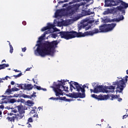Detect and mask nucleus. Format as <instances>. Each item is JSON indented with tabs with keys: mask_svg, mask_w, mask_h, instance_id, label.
<instances>
[{
	"mask_svg": "<svg viewBox=\"0 0 128 128\" xmlns=\"http://www.w3.org/2000/svg\"><path fill=\"white\" fill-rule=\"evenodd\" d=\"M70 98H86V94L84 93H81V92H74L71 93L70 96Z\"/></svg>",
	"mask_w": 128,
	"mask_h": 128,
	"instance_id": "nucleus-10",
	"label": "nucleus"
},
{
	"mask_svg": "<svg viewBox=\"0 0 128 128\" xmlns=\"http://www.w3.org/2000/svg\"><path fill=\"white\" fill-rule=\"evenodd\" d=\"M94 22L92 20H90V19H85L83 20L82 26L84 28H86L88 26V24H92Z\"/></svg>",
	"mask_w": 128,
	"mask_h": 128,
	"instance_id": "nucleus-14",
	"label": "nucleus"
},
{
	"mask_svg": "<svg viewBox=\"0 0 128 128\" xmlns=\"http://www.w3.org/2000/svg\"><path fill=\"white\" fill-rule=\"evenodd\" d=\"M92 98H95L96 100H108L110 98V96L108 95H102L100 94L98 96L95 94H93L92 95Z\"/></svg>",
	"mask_w": 128,
	"mask_h": 128,
	"instance_id": "nucleus-9",
	"label": "nucleus"
},
{
	"mask_svg": "<svg viewBox=\"0 0 128 128\" xmlns=\"http://www.w3.org/2000/svg\"><path fill=\"white\" fill-rule=\"evenodd\" d=\"M6 62V60H2V62Z\"/></svg>",
	"mask_w": 128,
	"mask_h": 128,
	"instance_id": "nucleus-62",
	"label": "nucleus"
},
{
	"mask_svg": "<svg viewBox=\"0 0 128 128\" xmlns=\"http://www.w3.org/2000/svg\"><path fill=\"white\" fill-rule=\"evenodd\" d=\"M50 100H54V97L50 98Z\"/></svg>",
	"mask_w": 128,
	"mask_h": 128,
	"instance_id": "nucleus-56",
	"label": "nucleus"
},
{
	"mask_svg": "<svg viewBox=\"0 0 128 128\" xmlns=\"http://www.w3.org/2000/svg\"><path fill=\"white\" fill-rule=\"evenodd\" d=\"M30 114H36V110H32L30 111Z\"/></svg>",
	"mask_w": 128,
	"mask_h": 128,
	"instance_id": "nucleus-40",
	"label": "nucleus"
},
{
	"mask_svg": "<svg viewBox=\"0 0 128 128\" xmlns=\"http://www.w3.org/2000/svg\"><path fill=\"white\" fill-rule=\"evenodd\" d=\"M27 104H34V102L30 100L27 101Z\"/></svg>",
	"mask_w": 128,
	"mask_h": 128,
	"instance_id": "nucleus-32",
	"label": "nucleus"
},
{
	"mask_svg": "<svg viewBox=\"0 0 128 128\" xmlns=\"http://www.w3.org/2000/svg\"><path fill=\"white\" fill-rule=\"evenodd\" d=\"M22 24L24 26H26V21H23Z\"/></svg>",
	"mask_w": 128,
	"mask_h": 128,
	"instance_id": "nucleus-50",
	"label": "nucleus"
},
{
	"mask_svg": "<svg viewBox=\"0 0 128 128\" xmlns=\"http://www.w3.org/2000/svg\"><path fill=\"white\" fill-rule=\"evenodd\" d=\"M17 94H14L13 96H8V98H16Z\"/></svg>",
	"mask_w": 128,
	"mask_h": 128,
	"instance_id": "nucleus-39",
	"label": "nucleus"
},
{
	"mask_svg": "<svg viewBox=\"0 0 128 128\" xmlns=\"http://www.w3.org/2000/svg\"><path fill=\"white\" fill-rule=\"evenodd\" d=\"M101 122H104V119H102Z\"/></svg>",
	"mask_w": 128,
	"mask_h": 128,
	"instance_id": "nucleus-64",
	"label": "nucleus"
},
{
	"mask_svg": "<svg viewBox=\"0 0 128 128\" xmlns=\"http://www.w3.org/2000/svg\"><path fill=\"white\" fill-rule=\"evenodd\" d=\"M118 102H122V98H118Z\"/></svg>",
	"mask_w": 128,
	"mask_h": 128,
	"instance_id": "nucleus-49",
	"label": "nucleus"
},
{
	"mask_svg": "<svg viewBox=\"0 0 128 128\" xmlns=\"http://www.w3.org/2000/svg\"><path fill=\"white\" fill-rule=\"evenodd\" d=\"M58 82H61L60 84H62V86H64L66 85V82H69L68 80H61L60 81L58 80Z\"/></svg>",
	"mask_w": 128,
	"mask_h": 128,
	"instance_id": "nucleus-20",
	"label": "nucleus"
},
{
	"mask_svg": "<svg viewBox=\"0 0 128 128\" xmlns=\"http://www.w3.org/2000/svg\"><path fill=\"white\" fill-rule=\"evenodd\" d=\"M54 28V24L48 23V26L42 28L41 30L42 32H45V30H52V28Z\"/></svg>",
	"mask_w": 128,
	"mask_h": 128,
	"instance_id": "nucleus-13",
	"label": "nucleus"
},
{
	"mask_svg": "<svg viewBox=\"0 0 128 128\" xmlns=\"http://www.w3.org/2000/svg\"><path fill=\"white\" fill-rule=\"evenodd\" d=\"M10 84H12V86H14V82L12 81Z\"/></svg>",
	"mask_w": 128,
	"mask_h": 128,
	"instance_id": "nucleus-51",
	"label": "nucleus"
},
{
	"mask_svg": "<svg viewBox=\"0 0 128 128\" xmlns=\"http://www.w3.org/2000/svg\"><path fill=\"white\" fill-rule=\"evenodd\" d=\"M128 115H124L122 116V120H124V118H128Z\"/></svg>",
	"mask_w": 128,
	"mask_h": 128,
	"instance_id": "nucleus-42",
	"label": "nucleus"
},
{
	"mask_svg": "<svg viewBox=\"0 0 128 128\" xmlns=\"http://www.w3.org/2000/svg\"><path fill=\"white\" fill-rule=\"evenodd\" d=\"M69 84H70V89L71 92H72V88H74V90H76L77 92H82V94H84V92H86L84 88H88V86H86V84H84L82 87H81L80 85L78 82L71 81Z\"/></svg>",
	"mask_w": 128,
	"mask_h": 128,
	"instance_id": "nucleus-7",
	"label": "nucleus"
},
{
	"mask_svg": "<svg viewBox=\"0 0 128 128\" xmlns=\"http://www.w3.org/2000/svg\"><path fill=\"white\" fill-rule=\"evenodd\" d=\"M128 76H126L124 79H122L119 81L114 82L113 86H108L106 88L107 90H114V88H116V92L120 93L122 92V90H124V89L126 88V82H128ZM124 80H126V82Z\"/></svg>",
	"mask_w": 128,
	"mask_h": 128,
	"instance_id": "nucleus-4",
	"label": "nucleus"
},
{
	"mask_svg": "<svg viewBox=\"0 0 128 128\" xmlns=\"http://www.w3.org/2000/svg\"><path fill=\"white\" fill-rule=\"evenodd\" d=\"M14 71L16 72H20V70H14Z\"/></svg>",
	"mask_w": 128,
	"mask_h": 128,
	"instance_id": "nucleus-53",
	"label": "nucleus"
},
{
	"mask_svg": "<svg viewBox=\"0 0 128 128\" xmlns=\"http://www.w3.org/2000/svg\"><path fill=\"white\" fill-rule=\"evenodd\" d=\"M88 16H90V14H94V12H90V10H88L86 12Z\"/></svg>",
	"mask_w": 128,
	"mask_h": 128,
	"instance_id": "nucleus-27",
	"label": "nucleus"
},
{
	"mask_svg": "<svg viewBox=\"0 0 128 128\" xmlns=\"http://www.w3.org/2000/svg\"><path fill=\"white\" fill-rule=\"evenodd\" d=\"M60 10H58L56 11V12L55 13V16L56 18H58V16H60Z\"/></svg>",
	"mask_w": 128,
	"mask_h": 128,
	"instance_id": "nucleus-23",
	"label": "nucleus"
},
{
	"mask_svg": "<svg viewBox=\"0 0 128 128\" xmlns=\"http://www.w3.org/2000/svg\"><path fill=\"white\" fill-rule=\"evenodd\" d=\"M116 24L112 23L110 24H108L106 25L107 28H104V26L100 27V29L95 28L93 30L87 31L84 32H88L87 35H85V36H94L95 34H98V32H112L114 28H116Z\"/></svg>",
	"mask_w": 128,
	"mask_h": 128,
	"instance_id": "nucleus-3",
	"label": "nucleus"
},
{
	"mask_svg": "<svg viewBox=\"0 0 128 128\" xmlns=\"http://www.w3.org/2000/svg\"><path fill=\"white\" fill-rule=\"evenodd\" d=\"M11 112H14V114H16L18 112V110L16 109H12L11 111Z\"/></svg>",
	"mask_w": 128,
	"mask_h": 128,
	"instance_id": "nucleus-31",
	"label": "nucleus"
},
{
	"mask_svg": "<svg viewBox=\"0 0 128 128\" xmlns=\"http://www.w3.org/2000/svg\"><path fill=\"white\" fill-rule=\"evenodd\" d=\"M28 122H32V118H28Z\"/></svg>",
	"mask_w": 128,
	"mask_h": 128,
	"instance_id": "nucleus-35",
	"label": "nucleus"
},
{
	"mask_svg": "<svg viewBox=\"0 0 128 128\" xmlns=\"http://www.w3.org/2000/svg\"><path fill=\"white\" fill-rule=\"evenodd\" d=\"M22 52H26V48L24 47V48H22Z\"/></svg>",
	"mask_w": 128,
	"mask_h": 128,
	"instance_id": "nucleus-38",
	"label": "nucleus"
},
{
	"mask_svg": "<svg viewBox=\"0 0 128 128\" xmlns=\"http://www.w3.org/2000/svg\"><path fill=\"white\" fill-rule=\"evenodd\" d=\"M118 0H104V6L108 8L112 6L114 4H115Z\"/></svg>",
	"mask_w": 128,
	"mask_h": 128,
	"instance_id": "nucleus-12",
	"label": "nucleus"
},
{
	"mask_svg": "<svg viewBox=\"0 0 128 128\" xmlns=\"http://www.w3.org/2000/svg\"><path fill=\"white\" fill-rule=\"evenodd\" d=\"M88 34V32L82 33V32H78L76 31H67V32H60V36L61 38H64V40H68L74 38H84L86 35Z\"/></svg>",
	"mask_w": 128,
	"mask_h": 128,
	"instance_id": "nucleus-2",
	"label": "nucleus"
},
{
	"mask_svg": "<svg viewBox=\"0 0 128 128\" xmlns=\"http://www.w3.org/2000/svg\"><path fill=\"white\" fill-rule=\"evenodd\" d=\"M20 93L16 95V98H18V96H20V98L22 97V96H24V94H22V92L20 91Z\"/></svg>",
	"mask_w": 128,
	"mask_h": 128,
	"instance_id": "nucleus-29",
	"label": "nucleus"
},
{
	"mask_svg": "<svg viewBox=\"0 0 128 128\" xmlns=\"http://www.w3.org/2000/svg\"><path fill=\"white\" fill-rule=\"evenodd\" d=\"M56 87L53 88V90L55 92L56 96H64V93L62 92L64 91L66 92H68V86H64L62 84H56L55 85Z\"/></svg>",
	"mask_w": 128,
	"mask_h": 128,
	"instance_id": "nucleus-6",
	"label": "nucleus"
},
{
	"mask_svg": "<svg viewBox=\"0 0 128 128\" xmlns=\"http://www.w3.org/2000/svg\"><path fill=\"white\" fill-rule=\"evenodd\" d=\"M0 82H4L2 79H0Z\"/></svg>",
	"mask_w": 128,
	"mask_h": 128,
	"instance_id": "nucleus-57",
	"label": "nucleus"
},
{
	"mask_svg": "<svg viewBox=\"0 0 128 128\" xmlns=\"http://www.w3.org/2000/svg\"><path fill=\"white\" fill-rule=\"evenodd\" d=\"M32 96H28L27 95V98H32Z\"/></svg>",
	"mask_w": 128,
	"mask_h": 128,
	"instance_id": "nucleus-44",
	"label": "nucleus"
},
{
	"mask_svg": "<svg viewBox=\"0 0 128 128\" xmlns=\"http://www.w3.org/2000/svg\"><path fill=\"white\" fill-rule=\"evenodd\" d=\"M111 98H110V100H116V98H120V95H114V94L111 95Z\"/></svg>",
	"mask_w": 128,
	"mask_h": 128,
	"instance_id": "nucleus-19",
	"label": "nucleus"
},
{
	"mask_svg": "<svg viewBox=\"0 0 128 128\" xmlns=\"http://www.w3.org/2000/svg\"><path fill=\"white\" fill-rule=\"evenodd\" d=\"M40 109H42V108H41V107H38V110H40Z\"/></svg>",
	"mask_w": 128,
	"mask_h": 128,
	"instance_id": "nucleus-61",
	"label": "nucleus"
},
{
	"mask_svg": "<svg viewBox=\"0 0 128 128\" xmlns=\"http://www.w3.org/2000/svg\"><path fill=\"white\" fill-rule=\"evenodd\" d=\"M34 86L36 87V90H42V88L40 86H38L36 84H34Z\"/></svg>",
	"mask_w": 128,
	"mask_h": 128,
	"instance_id": "nucleus-28",
	"label": "nucleus"
},
{
	"mask_svg": "<svg viewBox=\"0 0 128 128\" xmlns=\"http://www.w3.org/2000/svg\"><path fill=\"white\" fill-rule=\"evenodd\" d=\"M16 114H14V113H12V112H10V113H8V116H14Z\"/></svg>",
	"mask_w": 128,
	"mask_h": 128,
	"instance_id": "nucleus-36",
	"label": "nucleus"
},
{
	"mask_svg": "<svg viewBox=\"0 0 128 128\" xmlns=\"http://www.w3.org/2000/svg\"><path fill=\"white\" fill-rule=\"evenodd\" d=\"M9 46L10 48V54H12L14 52V48L12 47V46L10 44V43L9 44Z\"/></svg>",
	"mask_w": 128,
	"mask_h": 128,
	"instance_id": "nucleus-24",
	"label": "nucleus"
},
{
	"mask_svg": "<svg viewBox=\"0 0 128 128\" xmlns=\"http://www.w3.org/2000/svg\"><path fill=\"white\" fill-rule=\"evenodd\" d=\"M24 90H32L34 88V86L32 84H23Z\"/></svg>",
	"mask_w": 128,
	"mask_h": 128,
	"instance_id": "nucleus-15",
	"label": "nucleus"
},
{
	"mask_svg": "<svg viewBox=\"0 0 128 128\" xmlns=\"http://www.w3.org/2000/svg\"><path fill=\"white\" fill-rule=\"evenodd\" d=\"M0 108H4V104H2L0 106Z\"/></svg>",
	"mask_w": 128,
	"mask_h": 128,
	"instance_id": "nucleus-47",
	"label": "nucleus"
},
{
	"mask_svg": "<svg viewBox=\"0 0 128 128\" xmlns=\"http://www.w3.org/2000/svg\"><path fill=\"white\" fill-rule=\"evenodd\" d=\"M6 98L8 96H5V98H2V101H0V104H8V102H6Z\"/></svg>",
	"mask_w": 128,
	"mask_h": 128,
	"instance_id": "nucleus-21",
	"label": "nucleus"
},
{
	"mask_svg": "<svg viewBox=\"0 0 128 128\" xmlns=\"http://www.w3.org/2000/svg\"><path fill=\"white\" fill-rule=\"evenodd\" d=\"M10 88H11V86H10V85H9V86H8V88H10Z\"/></svg>",
	"mask_w": 128,
	"mask_h": 128,
	"instance_id": "nucleus-59",
	"label": "nucleus"
},
{
	"mask_svg": "<svg viewBox=\"0 0 128 128\" xmlns=\"http://www.w3.org/2000/svg\"><path fill=\"white\" fill-rule=\"evenodd\" d=\"M22 86H24V84H20L19 86H18V88H20L22 90H24V87H22Z\"/></svg>",
	"mask_w": 128,
	"mask_h": 128,
	"instance_id": "nucleus-33",
	"label": "nucleus"
},
{
	"mask_svg": "<svg viewBox=\"0 0 128 128\" xmlns=\"http://www.w3.org/2000/svg\"><path fill=\"white\" fill-rule=\"evenodd\" d=\"M12 92V89L8 88L5 92V94H10Z\"/></svg>",
	"mask_w": 128,
	"mask_h": 128,
	"instance_id": "nucleus-22",
	"label": "nucleus"
},
{
	"mask_svg": "<svg viewBox=\"0 0 128 128\" xmlns=\"http://www.w3.org/2000/svg\"><path fill=\"white\" fill-rule=\"evenodd\" d=\"M28 126L29 128H32V124H28Z\"/></svg>",
	"mask_w": 128,
	"mask_h": 128,
	"instance_id": "nucleus-58",
	"label": "nucleus"
},
{
	"mask_svg": "<svg viewBox=\"0 0 128 128\" xmlns=\"http://www.w3.org/2000/svg\"><path fill=\"white\" fill-rule=\"evenodd\" d=\"M16 108H18V113L14 114V116L12 117L8 116L6 120L8 122H14L16 120L18 122V120H22L24 116V114L25 112L24 109H23L22 107L20 106H16Z\"/></svg>",
	"mask_w": 128,
	"mask_h": 128,
	"instance_id": "nucleus-5",
	"label": "nucleus"
},
{
	"mask_svg": "<svg viewBox=\"0 0 128 128\" xmlns=\"http://www.w3.org/2000/svg\"><path fill=\"white\" fill-rule=\"evenodd\" d=\"M7 104H14V102H16V100L14 98L12 99H8V100L6 101Z\"/></svg>",
	"mask_w": 128,
	"mask_h": 128,
	"instance_id": "nucleus-18",
	"label": "nucleus"
},
{
	"mask_svg": "<svg viewBox=\"0 0 128 128\" xmlns=\"http://www.w3.org/2000/svg\"><path fill=\"white\" fill-rule=\"evenodd\" d=\"M1 65L2 66V68H3V70H4V68H8L10 66L8 65V64H2Z\"/></svg>",
	"mask_w": 128,
	"mask_h": 128,
	"instance_id": "nucleus-26",
	"label": "nucleus"
},
{
	"mask_svg": "<svg viewBox=\"0 0 128 128\" xmlns=\"http://www.w3.org/2000/svg\"><path fill=\"white\" fill-rule=\"evenodd\" d=\"M28 70H30V68H28L26 69V71H28Z\"/></svg>",
	"mask_w": 128,
	"mask_h": 128,
	"instance_id": "nucleus-54",
	"label": "nucleus"
},
{
	"mask_svg": "<svg viewBox=\"0 0 128 128\" xmlns=\"http://www.w3.org/2000/svg\"><path fill=\"white\" fill-rule=\"evenodd\" d=\"M22 99L21 100H20V99H18L17 100H16V102H22Z\"/></svg>",
	"mask_w": 128,
	"mask_h": 128,
	"instance_id": "nucleus-43",
	"label": "nucleus"
},
{
	"mask_svg": "<svg viewBox=\"0 0 128 128\" xmlns=\"http://www.w3.org/2000/svg\"><path fill=\"white\" fill-rule=\"evenodd\" d=\"M56 36H58V35H56V34H52V38H56Z\"/></svg>",
	"mask_w": 128,
	"mask_h": 128,
	"instance_id": "nucleus-34",
	"label": "nucleus"
},
{
	"mask_svg": "<svg viewBox=\"0 0 128 128\" xmlns=\"http://www.w3.org/2000/svg\"><path fill=\"white\" fill-rule=\"evenodd\" d=\"M2 111H0V116H2Z\"/></svg>",
	"mask_w": 128,
	"mask_h": 128,
	"instance_id": "nucleus-63",
	"label": "nucleus"
},
{
	"mask_svg": "<svg viewBox=\"0 0 128 128\" xmlns=\"http://www.w3.org/2000/svg\"><path fill=\"white\" fill-rule=\"evenodd\" d=\"M28 95H26V94H24L22 96V98H27Z\"/></svg>",
	"mask_w": 128,
	"mask_h": 128,
	"instance_id": "nucleus-41",
	"label": "nucleus"
},
{
	"mask_svg": "<svg viewBox=\"0 0 128 128\" xmlns=\"http://www.w3.org/2000/svg\"><path fill=\"white\" fill-rule=\"evenodd\" d=\"M124 17L122 15H121L119 16L118 18H113L111 20V22H120V20H124Z\"/></svg>",
	"mask_w": 128,
	"mask_h": 128,
	"instance_id": "nucleus-16",
	"label": "nucleus"
},
{
	"mask_svg": "<svg viewBox=\"0 0 128 128\" xmlns=\"http://www.w3.org/2000/svg\"><path fill=\"white\" fill-rule=\"evenodd\" d=\"M18 90H20V89L16 88H12V92H18Z\"/></svg>",
	"mask_w": 128,
	"mask_h": 128,
	"instance_id": "nucleus-30",
	"label": "nucleus"
},
{
	"mask_svg": "<svg viewBox=\"0 0 128 128\" xmlns=\"http://www.w3.org/2000/svg\"><path fill=\"white\" fill-rule=\"evenodd\" d=\"M10 78V76H6L4 78H2V80H8V78Z\"/></svg>",
	"mask_w": 128,
	"mask_h": 128,
	"instance_id": "nucleus-48",
	"label": "nucleus"
},
{
	"mask_svg": "<svg viewBox=\"0 0 128 128\" xmlns=\"http://www.w3.org/2000/svg\"><path fill=\"white\" fill-rule=\"evenodd\" d=\"M104 86L102 85L96 86V88H94V90L90 89V92H94V94H98V92H102Z\"/></svg>",
	"mask_w": 128,
	"mask_h": 128,
	"instance_id": "nucleus-11",
	"label": "nucleus"
},
{
	"mask_svg": "<svg viewBox=\"0 0 128 128\" xmlns=\"http://www.w3.org/2000/svg\"><path fill=\"white\" fill-rule=\"evenodd\" d=\"M50 30H48L44 32V33L39 37L38 40L37 41L38 44L36 46L37 54L40 56L44 57L46 56H50L52 54V50H54L58 44L57 40H54L51 42L46 41L42 43V42L44 40L46 35L50 34Z\"/></svg>",
	"mask_w": 128,
	"mask_h": 128,
	"instance_id": "nucleus-1",
	"label": "nucleus"
},
{
	"mask_svg": "<svg viewBox=\"0 0 128 128\" xmlns=\"http://www.w3.org/2000/svg\"><path fill=\"white\" fill-rule=\"evenodd\" d=\"M22 76V73L20 72L17 75L13 76L15 78H20V76Z\"/></svg>",
	"mask_w": 128,
	"mask_h": 128,
	"instance_id": "nucleus-25",
	"label": "nucleus"
},
{
	"mask_svg": "<svg viewBox=\"0 0 128 128\" xmlns=\"http://www.w3.org/2000/svg\"><path fill=\"white\" fill-rule=\"evenodd\" d=\"M36 92H33V94L31 96H33L32 98H34V96H36Z\"/></svg>",
	"mask_w": 128,
	"mask_h": 128,
	"instance_id": "nucleus-46",
	"label": "nucleus"
},
{
	"mask_svg": "<svg viewBox=\"0 0 128 128\" xmlns=\"http://www.w3.org/2000/svg\"><path fill=\"white\" fill-rule=\"evenodd\" d=\"M78 10V7L76 6V5L73 6H69L66 8V10L70 16H72V14L76 13V12Z\"/></svg>",
	"mask_w": 128,
	"mask_h": 128,
	"instance_id": "nucleus-8",
	"label": "nucleus"
},
{
	"mask_svg": "<svg viewBox=\"0 0 128 128\" xmlns=\"http://www.w3.org/2000/svg\"><path fill=\"white\" fill-rule=\"evenodd\" d=\"M42 90H46V89L42 88Z\"/></svg>",
	"mask_w": 128,
	"mask_h": 128,
	"instance_id": "nucleus-60",
	"label": "nucleus"
},
{
	"mask_svg": "<svg viewBox=\"0 0 128 128\" xmlns=\"http://www.w3.org/2000/svg\"><path fill=\"white\" fill-rule=\"evenodd\" d=\"M90 26H88L86 28V30H90Z\"/></svg>",
	"mask_w": 128,
	"mask_h": 128,
	"instance_id": "nucleus-45",
	"label": "nucleus"
},
{
	"mask_svg": "<svg viewBox=\"0 0 128 128\" xmlns=\"http://www.w3.org/2000/svg\"><path fill=\"white\" fill-rule=\"evenodd\" d=\"M59 97V100H64L65 102H72V99H68V98H66V96L64 97Z\"/></svg>",
	"mask_w": 128,
	"mask_h": 128,
	"instance_id": "nucleus-17",
	"label": "nucleus"
},
{
	"mask_svg": "<svg viewBox=\"0 0 128 128\" xmlns=\"http://www.w3.org/2000/svg\"><path fill=\"white\" fill-rule=\"evenodd\" d=\"M2 68V64H0V70H4Z\"/></svg>",
	"mask_w": 128,
	"mask_h": 128,
	"instance_id": "nucleus-55",
	"label": "nucleus"
},
{
	"mask_svg": "<svg viewBox=\"0 0 128 128\" xmlns=\"http://www.w3.org/2000/svg\"><path fill=\"white\" fill-rule=\"evenodd\" d=\"M59 100V98L58 97L54 98V100Z\"/></svg>",
	"mask_w": 128,
	"mask_h": 128,
	"instance_id": "nucleus-52",
	"label": "nucleus"
},
{
	"mask_svg": "<svg viewBox=\"0 0 128 128\" xmlns=\"http://www.w3.org/2000/svg\"><path fill=\"white\" fill-rule=\"evenodd\" d=\"M33 118H38V114H34L33 116Z\"/></svg>",
	"mask_w": 128,
	"mask_h": 128,
	"instance_id": "nucleus-37",
	"label": "nucleus"
}]
</instances>
